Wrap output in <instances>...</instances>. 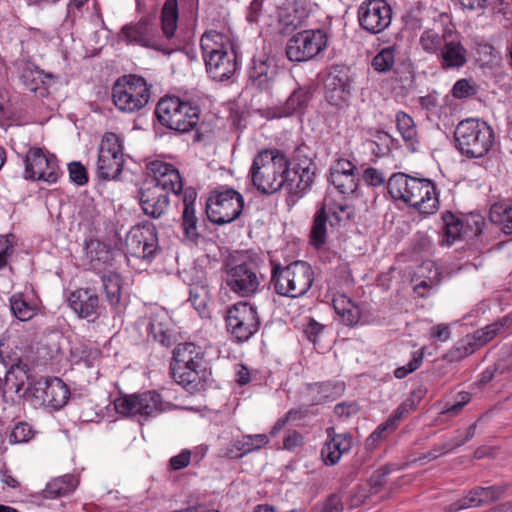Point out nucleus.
I'll list each match as a JSON object with an SVG mask.
<instances>
[{"label":"nucleus","mask_w":512,"mask_h":512,"mask_svg":"<svg viewBox=\"0 0 512 512\" xmlns=\"http://www.w3.org/2000/svg\"><path fill=\"white\" fill-rule=\"evenodd\" d=\"M203 59L226 52L230 48L229 38L215 30L206 31L200 39Z\"/></svg>","instance_id":"nucleus-29"},{"label":"nucleus","mask_w":512,"mask_h":512,"mask_svg":"<svg viewBox=\"0 0 512 512\" xmlns=\"http://www.w3.org/2000/svg\"><path fill=\"white\" fill-rule=\"evenodd\" d=\"M444 227L443 235L448 245L453 244L456 240L460 239L462 235L468 234L465 230L464 222L456 218L453 214L449 213L443 217Z\"/></svg>","instance_id":"nucleus-43"},{"label":"nucleus","mask_w":512,"mask_h":512,"mask_svg":"<svg viewBox=\"0 0 512 512\" xmlns=\"http://www.w3.org/2000/svg\"><path fill=\"white\" fill-rule=\"evenodd\" d=\"M126 251L129 255L148 259L158 248V237L154 225L147 223L136 225L130 229L125 239Z\"/></svg>","instance_id":"nucleus-14"},{"label":"nucleus","mask_w":512,"mask_h":512,"mask_svg":"<svg viewBox=\"0 0 512 512\" xmlns=\"http://www.w3.org/2000/svg\"><path fill=\"white\" fill-rule=\"evenodd\" d=\"M70 179L78 184L84 185L88 181L86 168L79 162H72L68 166Z\"/></svg>","instance_id":"nucleus-58"},{"label":"nucleus","mask_w":512,"mask_h":512,"mask_svg":"<svg viewBox=\"0 0 512 512\" xmlns=\"http://www.w3.org/2000/svg\"><path fill=\"white\" fill-rule=\"evenodd\" d=\"M147 331L161 345L165 347L171 345L170 322L165 311H159L151 315Z\"/></svg>","instance_id":"nucleus-31"},{"label":"nucleus","mask_w":512,"mask_h":512,"mask_svg":"<svg viewBox=\"0 0 512 512\" xmlns=\"http://www.w3.org/2000/svg\"><path fill=\"white\" fill-rule=\"evenodd\" d=\"M203 352L194 343H180L173 351L171 365L202 367Z\"/></svg>","instance_id":"nucleus-30"},{"label":"nucleus","mask_w":512,"mask_h":512,"mask_svg":"<svg viewBox=\"0 0 512 512\" xmlns=\"http://www.w3.org/2000/svg\"><path fill=\"white\" fill-rule=\"evenodd\" d=\"M347 78L330 72L324 82L325 90H336L347 86Z\"/></svg>","instance_id":"nucleus-63"},{"label":"nucleus","mask_w":512,"mask_h":512,"mask_svg":"<svg viewBox=\"0 0 512 512\" xmlns=\"http://www.w3.org/2000/svg\"><path fill=\"white\" fill-rule=\"evenodd\" d=\"M327 439L321 449V458L325 465L337 464L342 455L352 447V437L348 433H336L333 427L326 429Z\"/></svg>","instance_id":"nucleus-20"},{"label":"nucleus","mask_w":512,"mask_h":512,"mask_svg":"<svg viewBox=\"0 0 512 512\" xmlns=\"http://www.w3.org/2000/svg\"><path fill=\"white\" fill-rule=\"evenodd\" d=\"M196 199L197 192L194 188L188 187L183 191L182 229L184 236L192 242H196L200 236L197 227L198 219L194 208Z\"/></svg>","instance_id":"nucleus-23"},{"label":"nucleus","mask_w":512,"mask_h":512,"mask_svg":"<svg viewBox=\"0 0 512 512\" xmlns=\"http://www.w3.org/2000/svg\"><path fill=\"white\" fill-rule=\"evenodd\" d=\"M477 351L474 342H472L469 335L459 340L451 349L444 355V360L449 363L460 362L466 357L472 355Z\"/></svg>","instance_id":"nucleus-40"},{"label":"nucleus","mask_w":512,"mask_h":512,"mask_svg":"<svg viewBox=\"0 0 512 512\" xmlns=\"http://www.w3.org/2000/svg\"><path fill=\"white\" fill-rule=\"evenodd\" d=\"M10 310L20 321H28L37 314V306L29 302L22 293H15L10 297Z\"/></svg>","instance_id":"nucleus-38"},{"label":"nucleus","mask_w":512,"mask_h":512,"mask_svg":"<svg viewBox=\"0 0 512 512\" xmlns=\"http://www.w3.org/2000/svg\"><path fill=\"white\" fill-rule=\"evenodd\" d=\"M471 400V395L468 392H460L457 395L455 403H453L450 406H447L445 409L441 411L442 415H448V416H456L458 415L463 407L469 403Z\"/></svg>","instance_id":"nucleus-57"},{"label":"nucleus","mask_w":512,"mask_h":512,"mask_svg":"<svg viewBox=\"0 0 512 512\" xmlns=\"http://www.w3.org/2000/svg\"><path fill=\"white\" fill-rule=\"evenodd\" d=\"M33 437V430L28 423H17L11 431L10 442L25 443Z\"/></svg>","instance_id":"nucleus-55"},{"label":"nucleus","mask_w":512,"mask_h":512,"mask_svg":"<svg viewBox=\"0 0 512 512\" xmlns=\"http://www.w3.org/2000/svg\"><path fill=\"white\" fill-rule=\"evenodd\" d=\"M437 58L442 69H458L467 63V50L451 34Z\"/></svg>","instance_id":"nucleus-25"},{"label":"nucleus","mask_w":512,"mask_h":512,"mask_svg":"<svg viewBox=\"0 0 512 512\" xmlns=\"http://www.w3.org/2000/svg\"><path fill=\"white\" fill-rule=\"evenodd\" d=\"M454 137L459 152L467 158H481L492 148L495 135L487 122L468 118L456 126Z\"/></svg>","instance_id":"nucleus-3"},{"label":"nucleus","mask_w":512,"mask_h":512,"mask_svg":"<svg viewBox=\"0 0 512 512\" xmlns=\"http://www.w3.org/2000/svg\"><path fill=\"white\" fill-rule=\"evenodd\" d=\"M332 306L339 320L345 326H355L361 319L360 307L346 294L336 293L332 298Z\"/></svg>","instance_id":"nucleus-27"},{"label":"nucleus","mask_w":512,"mask_h":512,"mask_svg":"<svg viewBox=\"0 0 512 512\" xmlns=\"http://www.w3.org/2000/svg\"><path fill=\"white\" fill-rule=\"evenodd\" d=\"M288 158L277 149L260 151L253 160L250 174L253 185L262 193H275L288 180Z\"/></svg>","instance_id":"nucleus-2"},{"label":"nucleus","mask_w":512,"mask_h":512,"mask_svg":"<svg viewBox=\"0 0 512 512\" xmlns=\"http://www.w3.org/2000/svg\"><path fill=\"white\" fill-rule=\"evenodd\" d=\"M327 44L322 30H304L290 39V61H307L318 55Z\"/></svg>","instance_id":"nucleus-15"},{"label":"nucleus","mask_w":512,"mask_h":512,"mask_svg":"<svg viewBox=\"0 0 512 512\" xmlns=\"http://www.w3.org/2000/svg\"><path fill=\"white\" fill-rule=\"evenodd\" d=\"M508 324L509 319L503 318L500 321H496L486 325L481 329L476 330L473 334H470L469 337L471 338L472 342H474L476 349L479 350L481 347L485 346L495 337L500 335Z\"/></svg>","instance_id":"nucleus-35"},{"label":"nucleus","mask_w":512,"mask_h":512,"mask_svg":"<svg viewBox=\"0 0 512 512\" xmlns=\"http://www.w3.org/2000/svg\"><path fill=\"white\" fill-rule=\"evenodd\" d=\"M24 164L25 179L55 183L59 177L60 169L56 157L45 153L41 148L29 149Z\"/></svg>","instance_id":"nucleus-11"},{"label":"nucleus","mask_w":512,"mask_h":512,"mask_svg":"<svg viewBox=\"0 0 512 512\" xmlns=\"http://www.w3.org/2000/svg\"><path fill=\"white\" fill-rule=\"evenodd\" d=\"M78 485V480L73 475H64L51 480L43 491L44 497L54 499L63 497L73 492Z\"/></svg>","instance_id":"nucleus-33"},{"label":"nucleus","mask_w":512,"mask_h":512,"mask_svg":"<svg viewBox=\"0 0 512 512\" xmlns=\"http://www.w3.org/2000/svg\"><path fill=\"white\" fill-rule=\"evenodd\" d=\"M450 35L451 33L426 29L419 38V45L426 53L438 56Z\"/></svg>","instance_id":"nucleus-37"},{"label":"nucleus","mask_w":512,"mask_h":512,"mask_svg":"<svg viewBox=\"0 0 512 512\" xmlns=\"http://www.w3.org/2000/svg\"><path fill=\"white\" fill-rule=\"evenodd\" d=\"M152 173V180L148 183L159 187L166 193L179 194L183 190V181L179 171L169 163L155 161L149 167Z\"/></svg>","instance_id":"nucleus-19"},{"label":"nucleus","mask_w":512,"mask_h":512,"mask_svg":"<svg viewBox=\"0 0 512 512\" xmlns=\"http://www.w3.org/2000/svg\"><path fill=\"white\" fill-rule=\"evenodd\" d=\"M115 409L123 415L148 418L164 411L165 406L160 394L152 390L116 399Z\"/></svg>","instance_id":"nucleus-10"},{"label":"nucleus","mask_w":512,"mask_h":512,"mask_svg":"<svg viewBox=\"0 0 512 512\" xmlns=\"http://www.w3.org/2000/svg\"><path fill=\"white\" fill-rule=\"evenodd\" d=\"M485 219L480 214L471 213L465 220L464 227L468 234L466 237L478 236L482 233Z\"/></svg>","instance_id":"nucleus-56"},{"label":"nucleus","mask_w":512,"mask_h":512,"mask_svg":"<svg viewBox=\"0 0 512 512\" xmlns=\"http://www.w3.org/2000/svg\"><path fill=\"white\" fill-rule=\"evenodd\" d=\"M387 189L394 200L402 201L422 214H434L439 208L436 184L430 179L399 172L389 178Z\"/></svg>","instance_id":"nucleus-1"},{"label":"nucleus","mask_w":512,"mask_h":512,"mask_svg":"<svg viewBox=\"0 0 512 512\" xmlns=\"http://www.w3.org/2000/svg\"><path fill=\"white\" fill-rule=\"evenodd\" d=\"M364 181L370 186H380L385 182V175L376 168L369 167L364 170Z\"/></svg>","instance_id":"nucleus-61"},{"label":"nucleus","mask_w":512,"mask_h":512,"mask_svg":"<svg viewBox=\"0 0 512 512\" xmlns=\"http://www.w3.org/2000/svg\"><path fill=\"white\" fill-rule=\"evenodd\" d=\"M276 75L277 67L273 59H255L249 69V80L259 89L268 88L269 83L274 80Z\"/></svg>","instance_id":"nucleus-28"},{"label":"nucleus","mask_w":512,"mask_h":512,"mask_svg":"<svg viewBox=\"0 0 512 512\" xmlns=\"http://www.w3.org/2000/svg\"><path fill=\"white\" fill-rule=\"evenodd\" d=\"M189 301L194 306V308L201 313L206 308V291L202 287L200 289H191Z\"/></svg>","instance_id":"nucleus-60"},{"label":"nucleus","mask_w":512,"mask_h":512,"mask_svg":"<svg viewBox=\"0 0 512 512\" xmlns=\"http://www.w3.org/2000/svg\"><path fill=\"white\" fill-rule=\"evenodd\" d=\"M314 164L302 149L298 148L290 161V200L297 201L311 188L314 182Z\"/></svg>","instance_id":"nucleus-12"},{"label":"nucleus","mask_w":512,"mask_h":512,"mask_svg":"<svg viewBox=\"0 0 512 512\" xmlns=\"http://www.w3.org/2000/svg\"><path fill=\"white\" fill-rule=\"evenodd\" d=\"M475 93V88L467 79L458 80L452 88V95L458 99L469 97Z\"/></svg>","instance_id":"nucleus-59"},{"label":"nucleus","mask_w":512,"mask_h":512,"mask_svg":"<svg viewBox=\"0 0 512 512\" xmlns=\"http://www.w3.org/2000/svg\"><path fill=\"white\" fill-rule=\"evenodd\" d=\"M140 204L146 215L159 218L168 209L169 196L161 188L147 183L140 191Z\"/></svg>","instance_id":"nucleus-21"},{"label":"nucleus","mask_w":512,"mask_h":512,"mask_svg":"<svg viewBox=\"0 0 512 512\" xmlns=\"http://www.w3.org/2000/svg\"><path fill=\"white\" fill-rule=\"evenodd\" d=\"M350 97L349 85L336 90H325V99L327 103L337 110H343L348 106Z\"/></svg>","instance_id":"nucleus-50"},{"label":"nucleus","mask_w":512,"mask_h":512,"mask_svg":"<svg viewBox=\"0 0 512 512\" xmlns=\"http://www.w3.org/2000/svg\"><path fill=\"white\" fill-rule=\"evenodd\" d=\"M512 212V206L505 203H494L489 211V218L492 223L500 225L505 228L508 223L509 216Z\"/></svg>","instance_id":"nucleus-52"},{"label":"nucleus","mask_w":512,"mask_h":512,"mask_svg":"<svg viewBox=\"0 0 512 512\" xmlns=\"http://www.w3.org/2000/svg\"><path fill=\"white\" fill-rule=\"evenodd\" d=\"M262 263L255 252H244L233 257L226 264V284L231 291L241 297H249L257 292L260 280L257 270Z\"/></svg>","instance_id":"nucleus-4"},{"label":"nucleus","mask_w":512,"mask_h":512,"mask_svg":"<svg viewBox=\"0 0 512 512\" xmlns=\"http://www.w3.org/2000/svg\"><path fill=\"white\" fill-rule=\"evenodd\" d=\"M259 324L256 309L247 302H238L227 311V330L238 342L247 341L257 332Z\"/></svg>","instance_id":"nucleus-9"},{"label":"nucleus","mask_w":512,"mask_h":512,"mask_svg":"<svg viewBox=\"0 0 512 512\" xmlns=\"http://www.w3.org/2000/svg\"><path fill=\"white\" fill-rule=\"evenodd\" d=\"M103 288L111 306H117L121 299V278L116 273H110L102 277Z\"/></svg>","instance_id":"nucleus-45"},{"label":"nucleus","mask_w":512,"mask_h":512,"mask_svg":"<svg viewBox=\"0 0 512 512\" xmlns=\"http://www.w3.org/2000/svg\"><path fill=\"white\" fill-rule=\"evenodd\" d=\"M397 130L401 134L407 148L411 151H416L418 138L416 125L410 115L400 111L396 114Z\"/></svg>","instance_id":"nucleus-34"},{"label":"nucleus","mask_w":512,"mask_h":512,"mask_svg":"<svg viewBox=\"0 0 512 512\" xmlns=\"http://www.w3.org/2000/svg\"><path fill=\"white\" fill-rule=\"evenodd\" d=\"M155 113L161 125L179 133H186L197 126L200 109L173 96L162 98Z\"/></svg>","instance_id":"nucleus-5"},{"label":"nucleus","mask_w":512,"mask_h":512,"mask_svg":"<svg viewBox=\"0 0 512 512\" xmlns=\"http://www.w3.org/2000/svg\"><path fill=\"white\" fill-rule=\"evenodd\" d=\"M206 70L216 81L229 79L237 69L236 54L232 50L204 59Z\"/></svg>","instance_id":"nucleus-22"},{"label":"nucleus","mask_w":512,"mask_h":512,"mask_svg":"<svg viewBox=\"0 0 512 512\" xmlns=\"http://www.w3.org/2000/svg\"><path fill=\"white\" fill-rule=\"evenodd\" d=\"M121 35L131 45L154 50H160L162 46L157 24L147 19L123 26Z\"/></svg>","instance_id":"nucleus-16"},{"label":"nucleus","mask_w":512,"mask_h":512,"mask_svg":"<svg viewBox=\"0 0 512 512\" xmlns=\"http://www.w3.org/2000/svg\"><path fill=\"white\" fill-rule=\"evenodd\" d=\"M243 207V196L232 188H225L214 192L209 197L206 213L211 222L223 225L237 219L241 215Z\"/></svg>","instance_id":"nucleus-7"},{"label":"nucleus","mask_w":512,"mask_h":512,"mask_svg":"<svg viewBox=\"0 0 512 512\" xmlns=\"http://www.w3.org/2000/svg\"><path fill=\"white\" fill-rule=\"evenodd\" d=\"M69 304L82 318L96 317L98 315V296L90 289H79L71 293Z\"/></svg>","instance_id":"nucleus-26"},{"label":"nucleus","mask_w":512,"mask_h":512,"mask_svg":"<svg viewBox=\"0 0 512 512\" xmlns=\"http://www.w3.org/2000/svg\"><path fill=\"white\" fill-rule=\"evenodd\" d=\"M424 352L423 349L413 352L411 360L404 366L398 367L394 371V376L397 379H403L407 375L416 371L423 363Z\"/></svg>","instance_id":"nucleus-54"},{"label":"nucleus","mask_w":512,"mask_h":512,"mask_svg":"<svg viewBox=\"0 0 512 512\" xmlns=\"http://www.w3.org/2000/svg\"><path fill=\"white\" fill-rule=\"evenodd\" d=\"M124 165L123 145L115 133H106L101 141L97 160V174L103 180H114Z\"/></svg>","instance_id":"nucleus-8"},{"label":"nucleus","mask_w":512,"mask_h":512,"mask_svg":"<svg viewBox=\"0 0 512 512\" xmlns=\"http://www.w3.org/2000/svg\"><path fill=\"white\" fill-rule=\"evenodd\" d=\"M21 80L27 90L35 92L44 83L43 72L32 64H25L21 71Z\"/></svg>","instance_id":"nucleus-49"},{"label":"nucleus","mask_w":512,"mask_h":512,"mask_svg":"<svg viewBox=\"0 0 512 512\" xmlns=\"http://www.w3.org/2000/svg\"><path fill=\"white\" fill-rule=\"evenodd\" d=\"M290 298H297L304 295L312 286L313 271L305 261L290 263Z\"/></svg>","instance_id":"nucleus-24"},{"label":"nucleus","mask_w":512,"mask_h":512,"mask_svg":"<svg viewBox=\"0 0 512 512\" xmlns=\"http://www.w3.org/2000/svg\"><path fill=\"white\" fill-rule=\"evenodd\" d=\"M293 10L290 12V26L297 28L309 17L310 9L307 0H294Z\"/></svg>","instance_id":"nucleus-51"},{"label":"nucleus","mask_w":512,"mask_h":512,"mask_svg":"<svg viewBox=\"0 0 512 512\" xmlns=\"http://www.w3.org/2000/svg\"><path fill=\"white\" fill-rule=\"evenodd\" d=\"M35 393L36 398L41 399L43 406L54 410L62 408L69 399V389L59 378L37 382Z\"/></svg>","instance_id":"nucleus-18"},{"label":"nucleus","mask_w":512,"mask_h":512,"mask_svg":"<svg viewBox=\"0 0 512 512\" xmlns=\"http://www.w3.org/2000/svg\"><path fill=\"white\" fill-rule=\"evenodd\" d=\"M343 509V505L339 496L333 494L328 497L323 506L321 507L320 512H341Z\"/></svg>","instance_id":"nucleus-64"},{"label":"nucleus","mask_w":512,"mask_h":512,"mask_svg":"<svg viewBox=\"0 0 512 512\" xmlns=\"http://www.w3.org/2000/svg\"><path fill=\"white\" fill-rule=\"evenodd\" d=\"M150 96V87L146 80L137 75H124L112 87L113 103L122 112L140 111L148 104Z\"/></svg>","instance_id":"nucleus-6"},{"label":"nucleus","mask_w":512,"mask_h":512,"mask_svg":"<svg viewBox=\"0 0 512 512\" xmlns=\"http://www.w3.org/2000/svg\"><path fill=\"white\" fill-rule=\"evenodd\" d=\"M271 263L270 288L280 297L288 296V266H282L274 259Z\"/></svg>","instance_id":"nucleus-39"},{"label":"nucleus","mask_w":512,"mask_h":512,"mask_svg":"<svg viewBox=\"0 0 512 512\" xmlns=\"http://www.w3.org/2000/svg\"><path fill=\"white\" fill-rule=\"evenodd\" d=\"M396 47L381 49L372 59L371 66L378 73L390 72L395 64Z\"/></svg>","instance_id":"nucleus-44"},{"label":"nucleus","mask_w":512,"mask_h":512,"mask_svg":"<svg viewBox=\"0 0 512 512\" xmlns=\"http://www.w3.org/2000/svg\"><path fill=\"white\" fill-rule=\"evenodd\" d=\"M417 274L425 277L418 284L415 285L414 291L420 297H425L426 294L423 292L425 289H432L440 283V272L435 264L431 261L423 262L418 268Z\"/></svg>","instance_id":"nucleus-36"},{"label":"nucleus","mask_w":512,"mask_h":512,"mask_svg":"<svg viewBox=\"0 0 512 512\" xmlns=\"http://www.w3.org/2000/svg\"><path fill=\"white\" fill-rule=\"evenodd\" d=\"M318 397L315 399L316 404H320L327 401H334L344 391L343 383L324 382L316 384L315 386Z\"/></svg>","instance_id":"nucleus-48"},{"label":"nucleus","mask_w":512,"mask_h":512,"mask_svg":"<svg viewBox=\"0 0 512 512\" xmlns=\"http://www.w3.org/2000/svg\"><path fill=\"white\" fill-rule=\"evenodd\" d=\"M313 93L314 88L311 85H306L295 89L293 93L290 94V112H303L312 99Z\"/></svg>","instance_id":"nucleus-47"},{"label":"nucleus","mask_w":512,"mask_h":512,"mask_svg":"<svg viewBox=\"0 0 512 512\" xmlns=\"http://www.w3.org/2000/svg\"><path fill=\"white\" fill-rule=\"evenodd\" d=\"M162 30L167 38L174 35L177 28L178 4L177 0H166L162 9Z\"/></svg>","instance_id":"nucleus-41"},{"label":"nucleus","mask_w":512,"mask_h":512,"mask_svg":"<svg viewBox=\"0 0 512 512\" xmlns=\"http://www.w3.org/2000/svg\"><path fill=\"white\" fill-rule=\"evenodd\" d=\"M510 485L499 483L487 487L476 486L469 490L461 499L452 504V510L457 511L472 507L489 505L505 496Z\"/></svg>","instance_id":"nucleus-17"},{"label":"nucleus","mask_w":512,"mask_h":512,"mask_svg":"<svg viewBox=\"0 0 512 512\" xmlns=\"http://www.w3.org/2000/svg\"><path fill=\"white\" fill-rule=\"evenodd\" d=\"M202 367L171 365V375L175 382L186 390L193 392L197 390L200 382V370Z\"/></svg>","instance_id":"nucleus-32"},{"label":"nucleus","mask_w":512,"mask_h":512,"mask_svg":"<svg viewBox=\"0 0 512 512\" xmlns=\"http://www.w3.org/2000/svg\"><path fill=\"white\" fill-rule=\"evenodd\" d=\"M329 181L343 195L353 194L358 186L357 174H330Z\"/></svg>","instance_id":"nucleus-46"},{"label":"nucleus","mask_w":512,"mask_h":512,"mask_svg":"<svg viewBox=\"0 0 512 512\" xmlns=\"http://www.w3.org/2000/svg\"><path fill=\"white\" fill-rule=\"evenodd\" d=\"M268 443L266 434L246 435L242 440L238 441V449L244 454L258 450Z\"/></svg>","instance_id":"nucleus-53"},{"label":"nucleus","mask_w":512,"mask_h":512,"mask_svg":"<svg viewBox=\"0 0 512 512\" xmlns=\"http://www.w3.org/2000/svg\"><path fill=\"white\" fill-rule=\"evenodd\" d=\"M360 26L371 34L387 29L392 21V8L386 0H366L358 8Z\"/></svg>","instance_id":"nucleus-13"},{"label":"nucleus","mask_w":512,"mask_h":512,"mask_svg":"<svg viewBox=\"0 0 512 512\" xmlns=\"http://www.w3.org/2000/svg\"><path fill=\"white\" fill-rule=\"evenodd\" d=\"M323 329L324 326L322 324L318 323L312 318H309L308 323L304 328V333L311 343L316 344Z\"/></svg>","instance_id":"nucleus-62"},{"label":"nucleus","mask_w":512,"mask_h":512,"mask_svg":"<svg viewBox=\"0 0 512 512\" xmlns=\"http://www.w3.org/2000/svg\"><path fill=\"white\" fill-rule=\"evenodd\" d=\"M326 222L327 216L323 207L316 213L310 232V244L316 249L326 243Z\"/></svg>","instance_id":"nucleus-42"}]
</instances>
